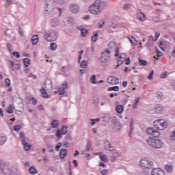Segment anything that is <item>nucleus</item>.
Listing matches in <instances>:
<instances>
[{"instance_id": "nucleus-11", "label": "nucleus", "mask_w": 175, "mask_h": 175, "mask_svg": "<svg viewBox=\"0 0 175 175\" xmlns=\"http://www.w3.org/2000/svg\"><path fill=\"white\" fill-rule=\"evenodd\" d=\"M65 90H68V82L67 81H64L62 84V86L59 88L58 90V92L60 95H64V94H65V92H66L65 91Z\"/></svg>"}, {"instance_id": "nucleus-3", "label": "nucleus", "mask_w": 175, "mask_h": 175, "mask_svg": "<svg viewBox=\"0 0 175 175\" xmlns=\"http://www.w3.org/2000/svg\"><path fill=\"white\" fill-rule=\"evenodd\" d=\"M54 3L62 5L64 3V0H54L53 2L48 1L45 3V14H51V13L54 12Z\"/></svg>"}, {"instance_id": "nucleus-61", "label": "nucleus", "mask_w": 175, "mask_h": 175, "mask_svg": "<svg viewBox=\"0 0 175 175\" xmlns=\"http://www.w3.org/2000/svg\"><path fill=\"white\" fill-rule=\"evenodd\" d=\"M20 129H21V126H14V130L16 131V132H18V131H20Z\"/></svg>"}, {"instance_id": "nucleus-51", "label": "nucleus", "mask_w": 175, "mask_h": 175, "mask_svg": "<svg viewBox=\"0 0 175 175\" xmlns=\"http://www.w3.org/2000/svg\"><path fill=\"white\" fill-rule=\"evenodd\" d=\"M159 135H160L159 132L154 130L153 131V134L152 135V136H153L154 137H159Z\"/></svg>"}, {"instance_id": "nucleus-43", "label": "nucleus", "mask_w": 175, "mask_h": 175, "mask_svg": "<svg viewBox=\"0 0 175 175\" xmlns=\"http://www.w3.org/2000/svg\"><path fill=\"white\" fill-rule=\"evenodd\" d=\"M92 147V143H91V141H88L86 146V151H90Z\"/></svg>"}, {"instance_id": "nucleus-55", "label": "nucleus", "mask_w": 175, "mask_h": 175, "mask_svg": "<svg viewBox=\"0 0 175 175\" xmlns=\"http://www.w3.org/2000/svg\"><path fill=\"white\" fill-rule=\"evenodd\" d=\"M152 20L153 21H155V23H159V17H158V16H152Z\"/></svg>"}, {"instance_id": "nucleus-39", "label": "nucleus", "mask_w": 175, "mask_h": 175, "mask_svg": "<svg viewBox=\"0 0 175 175\" xmlns=\"http://www.w3.org/2000/svg\"><path fill=\"white\" fill-rule=\"evenodd\" d=\"M139 65L142 66H146L147 65V61L139 59Z\"/></svg>"}, {"instance_id": "nucleus-41", "label": "nucleus", "mask_w": 175, "mask_h": 175, "mask_svg": "<svg viewBox=\"0 0 175 175\" xmlns=\"http://www.w3.org/2000/svg\"><path fill=\"white\" fill-rule=\"evenodd\" d=\"M120 90V87L116 85L113 87H109L108 88V91H118Z\"/></svg>"}, {"instance_id": "nucleus-21", "label": "nucleus", "mask_w": 175, "mask_h": 175, "mask_svg": "<svg viewBox=\"0 0 175 175\" xmlns=\"http://www.w3.org/2000/svg\"><path fill=\"white\" fill-rule=\"evenodd\" d=\"M148 160L147 159H142L139 161V166L141 167H145L147 166V165H148Z\"/></svg>"}, {"instance_id": "nucleus-44", "label": "nucleus", "mask_w": 175, "mask_h": 175, "mask_svg": "<svg viewBox=\"0 0 175 175\" xmlns=\"http://www.w3.org/2000/svg\"><path fill=\"white\" fill-rule=\"evenodd\" d=\"M139 100H140L139 98H137L135 99V103H133V107L134 109H136V107H137V103H139Z\"/></svg>"}, {"instance_id": "nucleus-8", "label": "nucleus", "mask_w": 175, "mask_h": 175, "mask_svg": "<svg viewBox=\"0 0 175 175\" xmlns=\"http://www.w3.org/2000/svg\"><path fill=\"white\" fill-rule=\"evenodd\" d=\"M0 170L3 173V174L5 175H10L12 174V170H10V167L9 166V164H8L6 162L4 163L2 168H0Z\"/></svg>"}, {"instance_id": "nucleus-34", "label": "nucleus", "mask_w": 175, "mask_h": 175, "mask_svg": "<svg viewBox=\"0 0 175 175\" xmlns=\"http://www.w3.org/2000/svg\"><path fill=\"white\" fill-rule=\"evenodd\" d=\"M49 49H51L52 51H55V50H57V44L55 42L51 43Z\"/></svg>"}, {"instance_id": "nucleus-5", "label": "nucleus", "mask_w": 175, "mask_h": 175, "mask_svg": "<svg viewBox=\"0 0 175 175\" xmlns=\"http://www.w3.org/2000/svg\"><path fill=\"white\" fill-rule=\"evenodd\" d=\"M110 50L106 49L104 52L101 53L100 62L103 64H106L110 60Z\"/></svg>"}, {"instance_id": "nucleus-27", "label": "nucleus", "mask_w": 175, "mask_h": 175, "mask_svg": "<svg viewBox=\"0 0 175 175\" xmlns=\"http://www.w3.org/2000/svg\"><path fill=\"white\" fill-rule=\"evenodd\" d=\"M116 111H117V113H118L119 114H121V113H122V111H124V106L119 105L116 107Z\"/></svg>"}, {"instance_id": "nucleus-30", "label": "nucleus", "mask_w": 175, "mask_h": 175, "mask_svg": "<svg viewBox=\"0 0 175 175\" xmlns=\"http://www.w3.org/2000/svg\"><path fill=\"white\" fill-rule=\"evenodd\" d=\"M161 120H157L153 122V125L157 128V129H159L161 126Z\"/></svg>"}, {"instance_id": "nucleus-50", "label": "nucleus", "mask_w": 175, "mask_h": 175, "mask_svg": "<svg viewBox=\"0 0 175 175\" xmlns=\"http://www.w3.org/2000/svg\"><path fill=\"white\" fill-rule=\"evenodd\" d=\"M92 84H96V77L95 75H92L90 78Z\"/></svg>"}, {"instance_id": "nucleus-18", "label": "nucleus", "mask_w": 175, "mask_h": 175, "mask_svg": "<svg viewBox=\"0 0 175 175\" xmlns=\"http://www.w3.org/2000/svg\"><path fill=\"white\" fill-rule=\"evenodd\" d=\"M22 144L24 146L25 151L31 150V145L25 139H22Z\"/></svg>"}, {"instance_id": "nucleus-52", "label": "nucleus", "mask_w": 175, "mask_h": 175, "mask_svg": "<svg viewBox=\"0 0 175 175\" xmlns=\"http://www.w3.org/2000/svg\"><path fill=\"white\" fill-rule=\"evenodd\" d=\"M100 5V8H102V9H103L104 8H106V6H107V3L103 1L100 3H99Z\"/></svg>"}, {"instance_id": "nucleus-12", "label": "nucleus", "mask_w": 175, "mask_h": 175, "mask_svg": "<svg viewBox=\"0 0 175 175\" xmlns=\"http://www.w3.org/2000/svg\"><path fill=\"white\" fill-rule=\"evenodd\" d=\"M107 81L109 84H118V83H120V79H118V78L116 77H109L107 78Z\"/></svg>"}, {"instance_id": "nucleus-25", "label": "nucleus", "mask_w": 175, "mask_h": 175, "mask_svg": "<svg viewBox=\"0 0 175 175\" xmlns=\"http://www.w3.org/2000/svg\"><path fill=\"white\" fill-rule=\"evenodd\" d=\"M154 111L157 114H161V113H162L163 111V107H162L161 106H156L154 107Z\"/></svg>"}, {"instance_id": "nucleus-33", "label": "nucleus", "mask_w": 175, "mask_h": 175, "mask_svg": "<svg viewBox=\"0 0 175 175\" xmlns=\"http://www.w3.org/2000/svg\"><path fill=\"white\" fill-rule=\"evenodd\" d=\"M51 125L52 128H58V126L59 125V124H58V120H53L51 123Z\"/></svg>"}, {"instance_id": "nucleus-57", "label": "nucleus", "mask_w": 175, "mask_h": 175, "mask_svg": "<svg viewBox=\"0 0 175 175\" xmlns=\"http://www.w3.org/2000/svg\"><path fill=\"white\" fill-rule=\"evenodd\" d=\"M12 55H14L16 58H20V53L17 51H14Z\"/></svg>"}, {"instance_id": "nucleus-42", "label": "nucleus", "mask_w": 175, "mask_h": 175, "mask_svg": "<svg viewBox=\"0 0 175 175\" xmlns=\"http://www.w3.org/2000/svg\"><path fill=\"white\" fill-rule=\"evenodd\" d=\"M7 113H8V114H13V106L10 105L7 108Z\"/></svg>"}, {"instance_id": "nucleus-37", "label": "nucleus", "mask_w": 175, "mask_h": 175, "mask_svg": "<svg viewBox=\"0 0 175 175\" xmlns=\"http://www.w3.org/2000/svg\"><path fill=\"white\" fill-rule=\"evenodd\" d=\"M154 167V163L152 161H148L147 165L145 167L146 169H152Z\"/></svg>"}, {"instance_id": "nucleus-1", "label": "nucleus", "mask_w": 175, "mask_h": 175, "mask_svg": "<svg viewBox=\"0 0 175 175\" xmlns=\"http://www.w3.org/2000/svg\"><path fill=\"white\" fill-rule=\"evenodd\" d=\"M146 142L152 148H162L163 147V142L158 138L149 137L146 139Z\"/></svg>"}, {"instance_id": "nucleus-14", "label": "nucleus", "mask_w": 175, "mask_h": 175, "mask_svg": "<svg viewBox=\"0 0 175 175\" xmlns=\"http://www.w3.org/2000/svg\"><path fill=\"white\" fill-rule=\"evenodd\" d=\"M104 147L105 149L107 150V151H114V146L110 144V141L109 140L105 142Z\"/></svg>"}, {"instance_id": "nucleus-17", "label": "nucleus", "mask_w": 175, "mask_h": 175, "mask_svg": "<svg viewBox=\"0 0 175 175\" xmlns=\"http://www.w3.org/2000/svg\"><path fill=\"white\" fill-rule=\"evenodd\" d=\"M167 128V122L163 120L160 121V127H159V131H163Z\"/></svg>"}, {"instance_id": "nucleus-22", "label": "nucleus", "mask_w": 175, "mask_h": 175, "mask_svg": "<svg viewBox=\"0 0 175 175\" xmlns=\"http://www.w3.org/2000/svg\"><path fill=\"white\" fill-rule=\"evenodd\" d=\"M66 155H68L66 149H62L59 152V157L61 159H64Z\"/></svg>"}, {"instance_id": "nucleus-2", "label": "nucleus", "mask_w": 175, "mask_h": 175, "mask_svg": "<svg viewBox=\"0 0 175 175\" xmlns=\"http://www.w3.org/2000/svg\"><path fill=\"white\" fill-rule=\"evenodd\" d=\"M44 38L47 42H54L57 40V38H58V33L55 29H50L46 30Z\"/></svg>"}, {"instance_id": "nucleus-16", "label": "nucleus", "mask_w": 175, "mask_h": 175, "mask_svg": "<svg viewBox=\"0 0 175 175\" xmlns=\"http://www.w3.org/2000/svg\"><path fill=\"white\" fill-rule=\"evenodd\" d=\"M113 129L114 132H120V131L121 130V124H120V122H118L115 121L113 122Z\"/></svg>"}, {"instance_id": "nucleus-9", "label": "nucleus", "mask_w": 175, "mask_h": 175, "mask_svg": "<svg viewBox=\"0 0 175 175\" xmlns=\"http://www.w3.org/2000/svg\"><path fill=\"white\" fill-rule=\"evenodd\" d=\"M0 170L3 173V174L5 175H10L12 174V170H10V167L9 166V164H8L6 162L4 163L2 168H0Z\"/></svg>"}, {"instance_id": "nucleus-24", "label": "nucleus", "mask_w": 175, "mask_h": 175, "mask_svg": "<svg viewBox=\"0 0 175 175\" xmlns=\"http://www.w3.org/2000/svg\"><path fill=\"white\" fill-rule=\"evenodd\" d=\"M51 24L53 27H57L59 24V20L54 18L51 19Z\"/></svg>"}, {"instance_id": "nucleus-13", "label": "nucleus", "mask_w": 175, "mask_h": 175, "mask_svg": "<svg viewBox=\"0 0 175 175\" xmlns=\"http://www.w3.org/2000/svg\"><path fill=\"white\" fill-rule=\"evenodd\" d=\"M151 175H165V172L161 168L156 167L152 170Z\"/></svg>"}, {"instance_id": "nucleus-64", "label": "nucleus", "mask_w": 175, "mask_h": 175, "mask_svg": "<svg viewBox=\"0 0 175 175\" xmlns=\"http://www.w3.org/2000/svg\"><path fill=\"white\" fill-rule=\"evenodd\" d=\"M171 139L174 141H175V131L172 132V134L171 135Z\"/></svg>"}, {"instance_id": "nucleus-46", "label": "nucleus", "mask_w": 175, "mask_h": 175, "mask_svg": "<svg viewBox=\"0 0 175 175\" xmlns=\"http://www.w3.org/2000/svg\"><path fill=\"white\" fill-rule=\"evenodd\" d=\"M155 130L152 128H149L146 130V132L148 135H151L152 136L153 133H154V131Z\"/></svg>"}, {"instance_id": "nucleus-48", "label": "nucleus", "mask_w": 175, "mask_h": 175, "mask_svg": "<svg viewBox=\"0 0 175 175\" xmlns=\"http://www.w3.org/2000/svg\"><path fill=\"white\" fill-rule=\"evenodd\" d=\"M100 159L103 162H107V156L106 154H103L100 157Z\"/></svg>"}, {"instance_id": "nucleus-29", "label": "nucleus", "mask_w": 175, "mask_h": 175, "mask_svg": "<svg viewBox=\"0 0 175 175\" xmlns=\"http://www.w3.org/2000/svg\"><path fill=\"white\" fill-rule=\"evenodd\" d=\"M29 172L30 173V174H38V170H36V168H35V167H30V168L29 169Z\"/></svg>"}, {"instance_id": "nucleus-10", "label": "nucleus", "mask_w": 175, "mask_h": 175, "mask_svg": "<svg viewBox=\"0 0 175 175\" xmlns=\"http://www.w3.org/2000/svg\"><path fill=\"white\" fill-rule=\"evenodd\" d=\"M0 170L3 173V174L5 175H10L12 174V170H10V167L9 166V164H8L6 162L4 163L2 168H0Z\"/></svg>"}, {"instance_id": "nucleus-6", "label": "nucleus", "mask_w": 175, "mask_h": 175, "mask_svg": "<svg viewBox=\"0 0 175 175\" xmlns=\"http://www.w3.org/2000/svg\"><path fill=\"white\" fill-rule=\"evenodd\" d=\"M108 47L111 51H115V57H118V54L120 53V48L117 46L113 41L110 42L108 44Z\"/></svg>"}, {"instance_id": "nucleus-53", "label": "nucleus", "mask_w": 175, "mask_h": 175, "mask_svg": "<svg viewBox=\"0 0 175 175\" xmlns=\"http://www.w3.org/2000/svg\"><path fill=\"white\" fill-rule=\"evenodd\" d=\"M62 146V142H59L57 146H55V150L56 151H59V148H61V146Z\"/></svg>"}, {"instance_id": "nucleus-45", "label": "nucleus", "mask_w": 175, "mask_h": 175, "mask_svg": "<svg viewBox=\"0 0 175 175\" xmlns=\"http://www.w3.org/2000/svg\"><path fill=\"white\" fill-rule=\"evenodd\" d=\"M80 66H81V68H82V69L87 68V66H88L87 62H85V61L81 62Z\"/></svg>"}, {"instance_id": "nucleus-23", "label": "nucleus", "mask_w": 175, "mask_h": 175, "mask_svg": "<svg viewBox=\"0 0 175 175\" xmlns=\"http://www.w3.org/2000/svg\"><path fill=\"white\" fill-rule=\"evenodd\" d=\"M138 20L140 21H146V15L143 12H139L137 14Z\"/></svg>"}, {"instance_id": "nucleus-32", "label": "nucleus", "mask_w": 175, "mask_h": 175, "mask_svg": "<svg viewBox=\"0 0 175 175\" xmlns=\"http://www.w3.org/2000/svg\"><path fill=\"white\" fill-rule=\"evenodd\" d=\"M165 169L167 173H172V172H173V166H172V165H165Z\"/></svg>"}, {"instance_id": "nucleus-59", "label": "nucleus", "mask_w": 175, "mask_h": 175, "mask_svg": "<svg viewBox=\"0 0 175 175\" xmlns=\"http://www.w3.org/2000/svg\"><path fill=\"white\" fill-rule=\"evenodd\" d=\"M130 8H131V4L129 3H126L124 6V10H128V9H130Z\"/></svg>"}, {"instance_id": "nucleus-49", "label": "nucleus", "mask_w": 175, "mask_h": 175, "mask_svg": "<svg viewBox=\"0 0 175 175\" xmlns=\"http://www.w3.org/2000/svg\"><path fill=\"white\" fill-rule=\"evenodd\" d=\"M156 96L157 98H158V99H162V97L163 96V93L161 92H158L156 94Z\"/></svg>"}, {"instance_id": "nucleus-63", "label": "nucleus", "mask_w": 175, "mask_h": 175, "mask_svg": "<svg viewBox=\"0 0 175 175\" xmlns=\"http://www.w3.org/2000/svg\"><path fill=\"white\" fill-rule=\"evenodd\" d=\"M125 64L126 65H130L131 64V57H129V58L126 59Z\"/></svg>"}, {"instance_id": "nucleus-60", "label": "nucleus", "mask_w": 175, "mask_h": 175, "mask_svg": "<svg viewBox=\"0 0 175 175\" xmlns=\"http://www.w3.org/2000/svg\"><path fill=\"white\" fill-rule=\"evenodd\" d=\"M30 101L31 102H32V105H36V103H37V100H36V99H35V98H31V99H30Z\"/></svg>"}, {"instance_id": "nucleus-4", "label": "nucleus", "mask_w": 175, "mask_h": 175, "mask_svg": "<svg viewBox=\"0 0 175 175\" xmlns=\"http://www.w3.org/2000/svg\"><path fill=\"white\" fill-rule=\"evenodd\" d=\"M89 10L92 14H99L102 9H100V4L99 3H94L89 7Z\"/></svg>"}, {"instance_id": "nucleus-35", "label": "nucleus", "mask_w": 175, "mask_h": 175, "mask_svg": "<svg viewBox=\"0 0 175 175\" xmlns=\"http://www.w3.org/2000/svg\"><path fill=\"white\" fill-rule=\"evenodd\" d=\"M81 36L84 38L87 36V34L88 33V30H87L85 28H83L81 29Z\"/></svg>"}, {"instance_id": "nucleus-31", "label": "nucleus", "mask_w": 175, "mask_h": 175, "mask_svg": "<svg viewBox=\"0 0 175 175\" xmlns=\"http://www.w3.org/2000/svg\"><path fill=\"white\" fill-rule=\"evenodd\" d=\"M23 64L26 68H28L31 65V60L29 58H25L23 59Z\"/></svg>"}, {"instance_id": "nucleus-19", "label": "nucleus", "mask_w": 175, "mask_h": 175, "mask_svg": "<svg viewBox=\"0 0 175 175\" xmlns=\"http://www.w3.org/2000/svg\"><path fill=\"white\" fill-rule=\"evenodd\" d=\"M8 142V136L4 135H0V146H3L5 143Z\"/></svg>"}, {"instance_id": "nucleus-20", "label": "nucleus", "mask_w": 175, "mask_h": 175, "mask_svg": "<svg viewBox=\"0 0 175 175\" xmlns=\"http://www.w3.org/2000/svg\"><path fill=\"white\" fill-rule=\"evenodd\" d=\"M45 88L46 90H51L53 88V84L51 82V79H46L45 81Z\"/></svg>"}, {"instance_id": "nucleus-36", "label": "nucleus", "mask_w": 175, "mask_h": 175, "mask_svg": "<svg viewBox=\"0 0 175 175\" xmlns=\"http://www.w3.org/2000/svg\"><path fill=\"white\" fill-rule=\"evenodd\" d=\"M94 36H92V42H96L98 40V33L96 31L93 33Z\"/></svg>"}, {"instance_id": "nucleus-58", "label": "nucleus", "mask_w": 175, "mask_h": 175, "mask_svg": "<svg viewBox=\"0 0 175 175\" xmlns=\"http://www.w3.org/2000/svg\"><path fill=\"white\" fill-rule=\"evenodd\" d=\"M124 64V60L121 59H119L118 60V67Z\"/></svg>"}, {"instance_id": "nucleus-26", "label": "nucleus", "mask_w": 175, "mask_h": 175, "mask_svg": "<svg viewBox=\"0 0 175 175\" xmlns=\"http://www.w3.org/2000/svg\"><path fill=\"white\" fill-rule=\"evenodd\" d=\"M39 42V38H38V35H35L31 38V43L32 44H38V42Z\"/></svg>"}, {"instance_id": "nucleus-7", "label": "nucleus", "mask_w": 175, "mask_h": 175, "mask_svg": "<svg viewBox=\"0 0 175 175\" xmlns=\"http://www.w3.org/2000/svg\"><path fill=\"white\" fill-rule=\"evenodd\" d=\"M66 133H68L67 125H64L62 129L56 131V137H58V139H62V136L65 135Z\"/></svg>"}, {"instance_id": "nucleus-54", "label": "nucleus", "mask_w": 175, "mask_h": 175, "mask_svg": "<svg viewBox=\"0 0 175 175\" xmlns=\"http://www.w3.org/2000/svg\"><path fill=\"white\" fill-rule=\"evenodd\" d=\"M152 76H154V70H152L150 71V73L148 77V80H152Z\"/></svg>"}, {"instance_id": "nucleus-56", "label": "nucleus", "mask_w": 175, "mask_h": 175, "mask_svg": "<svg viewBox=\"0 0 175 175\" xmlns=\"http://www.w3.org/2000/svg\"><path fill=\"white\" fill-rule=\"evenodd\" d=\"M10 79L8 78L5 79V87H10Z\"/></svg>"}, {"instance_id": "nucleus-28", "label": "nucleus", "mask_w": 175, "mask_h": 175, "mask_svg": "<svg viewBox=\"0 0 175 175\" xmlns=\"http://www.w3.org/2000/svg\"><path fill=\"white\" fill-rule=\"evenodd\" d=\"M119 157H120V154H118V152H113L111 156V158H112L111 161L116 162V159L119 158Z\"/></svg>"}, {"instance_id": "nucleus-38", "label": "nucleus", "mask_w": 175, "mask_h": 175, "mask_svg": "<svg viewBox=\"0 0 175 175\" xmlns=\"http://www.w3.org/2000/svg\"><path fill=\"white\" fill-rule=\"evenodd\" d=\"M110 29H113V31H117L118 29V25L112 23L111 25H109Z\"/></svg>"}, {"instance_id": "nucleus-47", "label": "nucleus", "mask_w": 175, "mask_h": 175, "mask_svg": "<svg viewBox=\"0 0 175 175\" xmlns=\"http://www.w3.org/2000/svg\"><path fill=\"white\" fill-rule=\"evenodd\" d=\"M129 40L131 44H133V46H136V39H135L133 36H131V38H129Z\"/></svg>"}, {"instance_id": "nucleus-40", "label": "nucleus", "mask_w": 175, "mask_h": 175, "mask_svg": "<svg viewBox=\"0 0 175 175\" xmlns=\"http://www.w3.org/2000/svg\"><path fill=\"white\" fill-rule=\"evenodd\" d=\"M40 92L41 94H42L43 98H49V95H47V92H46V90H44V88H42L40 90Z\"/></svg>"}, {"instance_id": "nucleus-62", "label": "nucleus", "mask_w": 175, "mask_h": 175, "mask_svg": "<svg viewBox=\"0 0 175 175\" xmlns=\"http://www.w3.org/2000/svg\"><path fill=\"white\" fill-rule=\"evenodd\" d=\"M103 25H105V20H103L102 22H100L98 28H103Z\"/></svg>"}, {"instance_id": "nucleus-15", "label": "nucleus", "mask_w": 175, "mask_h": 175, "mask_svg": "<svg viewBox=\"0 0 175 175\" xmlns=\"http://www.w3.org/2000/svg\"><path fill=\"white\" fill-rule=\"evenodd\" d=\"M70 10L72 13H78L80 11V8L76 4H72L70 6Z\"/></svg>"}]
</instances>
